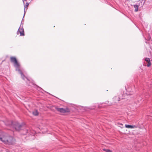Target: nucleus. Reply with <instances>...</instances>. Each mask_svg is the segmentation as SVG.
Returning a JSON list of instances; mask_svg holds the SVG:
<instances>
[{"label": "nucleus", "mask_w": 152, "mask_h": 152, "mask_svg": "<svg viewBox=\"0 0 152 152\" xmlns=\"http://www.w3.org/2000/svg\"><path fill=\"white\" fill-rule=\"evenodd\" d=\"M10 61L13 63L14 66L15 68V70L18 71V72L21 75L22 78L26 81L27 83L30 86H32L34 85L33 83L31 82L23 74L21 68L20 64L17 61L16 58L15 57H11Z\"/></svg>", "instance_id": "obj_1"}, {"label": "nucleus", "mask_w": 152, "mask_h": 152, "mask_svg": "<svg viewBox=\"0 0 152 152\" xmlns=\"http://www.w3.org/2000/svg\"><path fill=\"white\" fill-rule=\"evenodd\" d=\"M0 140L6 144H13L15 142L13 137L8 134L0 130Z\"/></svg>", "instance_id": "obj_2"}, {"label": "nucleus", "mask_w": 152, "mask_h": 152, "mask_svg": "<svg viewBox=\"0 0 152 152\" xmlns=\"http://www.w3.org/2000/svg\"><path fill=\"white\" fill-rule=\"evenodd\" d=\"M8 124H6V125L14 128L17 131H19L25 127V126L23 124H20L17 122L9 121Z\"/></svg>", "instance_id": "obj_3"}, {"label": "nucleus", "mask_w": 152, "mask_h": 152, "mask_svg": "<svg viewBox=\"0 0 152 152\" xmlns=\"http://www.w3.org/2000/svg\"><path fill=\"white\" fill-rule=\"evenodd\" d=\"M36 133V132L34 130H28V128H26L23 130L22 133L23 135L26 134L28 136L29 138H27V139H31L34 138V135Z\"/></svg>", "instance_id": "obj_4"}, {"label": "nucleus", "mask_w": 152, "mask_h": 152, "mask_svg": "<svg viewBox=\"0 0 152 152\" xmlns=\"http://www.w3.org/2000/svg\"><path fill=\"white\" fill-rule=\"evenodd\" d=\"M17 34H20V36H23L24 35V31L23 26H21L20 25V28L17 32Z\"/></svg>", "instance_id": "obj_5"}, {"label": "nucleus", "mask_w": 152, "mask_h": 152, "mask_svg": "<svg viewBox=\"0 0 152 152\" xmlns=\"http://www.w3.org/2000/svg\"><path fill=\"white\" fill-rule=\"evenodd\" d=\"M57 110L58 111H59L61 113H65L67 111H66V110L63 108H57Z\"/></svg>", "instance_id": "obj_6"}, {"label": "nucleus", "mask_w": 152, "mask_h": 152, "mask_svg": "<svg viewBox=\"0 0 152 152\" xmlns=\"http://www.w3.org/2000/svg\"><path fill=\"white\" fill-rule=\"evenodd\" d=\"M125 126L126 128L130 129H134L137 127L135 125H130L127 124H126Z\"/></svg>", "instance_id": "obj_7"}, {"label": "nucleus", "mask_w": 152, "mask_h": 152, "mask_svg": "<svg viewBox=\"0 0 152 152\" xmlns=\"http://www.w3.org/2000/svg\"><path fill=\"white\" fill-rule=\"evenodd\" d=\"M145 61L148 63L147 66L148 67L151 64L150 59L148 58H146L145 59Z\"/></svg>", "instance_id": "obj_8"}, {"label": "nucleus", "mask_w": 152, "mask_h": 152, "mask_svg": "<svg viewBox=\"0 0 152 152\" xmlns=\"http://www.w3.org/2000/svg\"><path fill=\"white\" fill-rule=\"evenodd\" d=\"M115 102H116L120 100V98L118 96H116L113 98Z\"/></svg>", "instance_id": "obj_9"}, {"label": "nucleus", "mask_w": 152, "mask_h": 152, "mask_svg": "<svg viewBox=\"0 0 152 152\" xmlns=\"http://www.w3.org/2000/svg\"><path fill=\"white\" fill-rule=\"evenodd\" d=\"M28 5H29V4H28V2L26 3V4L25 6L24 14V16H23V18H24V16L25 15V12H26L25 10H27V7L28 6Z\"/></svg>", "instance_id": "obj_10"}, {"label": "nucleus", "mask_w": 152, "mask_h": 152, "mask_svg": "<svg viewBox=\"0 0 152 152\" xmlns=\"http://www.w3.org/2000/svg\"><path fill=\"white\" fill-rule=\"evenodd\" d=\"M33 114L35 116L37 115L38 114V112L37 110H35L32 112Z\"/></svg>", "instance_id": "obj_11"}, {"label": "nucleus", "mask_w": 152, "mask_h": 152, "mask_svg": "<svg viewBox=\"0 0 152 152\" xmlns=\"http://www.w3.org/2000/svg\"><path fill=\"white\" fill-rule=\"evenodd\" d=\"M134 7L135 8V11L137 12L138 11V6L137 5H134Z\"/></svg>", "instance_id": "obj_12"}, {"label": "nucleus", "mask_w": 152, "mask_h": 152, "mask_svg": "<svg viewBox=\"0 0 152 152\" xmlns=\"http://www.w3.org/2000/svg\"><path fill=\"white\" fill-rule=\"evenodd\" d=\"M104 151H105L106 152H112L110 150H109V149H104Z\"/></svg>", "instance_id": "obj_13"}, {"label": "nucleus", "mask_w": 152, "mask_h": 152, "mask_svg": "<svg viewBox=\"0 0 152 152\" xmlns=\"http://www.w3.org/2000/svg\"><path fill=\"white\" fill-rule=\"evenodd\" d=\"M22 21H23V20H22ZM22 21L21 22V24H22H22H23V23L22 22Z\"/></svg>", "instance_id": "obj_14"}, {"label": "nucleus", "mask_w": 152, "mask_h": 152, "mask_svg": "<svg viewBox=\"0 0 152 152\" xmlns=\"http://www.w3.org/2000/svg\"><path fill=\"white\" fill-rule=\"evenodd\" d=\"M22 21H23V20H22ZM22 21L21 22V24H22H22H23V23L22 22Z\"/></svg>", "instance_id": "obj_15"}, {"label": "nucleus", "mask_w": 152, "mask_h": 152, "mask_svg": "<svg viewBox=\"0 0 152 152\" xmlns=\"http://www.w3.org/2000/svg\"><path fill=\"white\" fill-rule=\"evenodd\" d=\"M38 88H40V87H38Z\"/></svg>", "instance_id": "obj_16"}]
</instances>
